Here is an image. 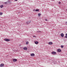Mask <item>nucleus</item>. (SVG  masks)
Instances as JSON below:
<instances>
[{"instance_id":"1","label":"nucleus","mask_w":67,"mask_h":67,"mask_svg":"<svg viewBox=\"0 0 67 67\" xmlns=\"http://www.w3.org/2000/svg\"><path fill=\"white\" fill-rule=\"evenodd\" d=\"M4 41H7V42H8V41H10V39H8L7 38H5L4 39Z\"/></svg>"},{"instance_id":"2","label":"nucleus","mask_w":67,"mask_h":67,"mask_svg":"<svg viewBox=\"0 0 67 67\" xmlns=\"http://www.w3.org/2000/svg\"><path fill=\"white\" fill-rule=\"evenodd\" d=\"M0 67H3L4 66V64H0Z\"/></svg>"},{"instance_id":"3","label":"nucleus","mask_w":67,"mask_h":67,"mask_svg":"<svg viewBox=\"0 0 67 67\" xmlns=\"http://www.w3.org/2000/svg\"><path fill=\"white\" fill-rule=\"evenodd\" d=\"M30 23V21H28L26 22V24H29V23Z\"/></svg>"},{"instance_id":"4","label":"nucleus","mask_w":67,"mask_h":67,"mask_svg":"<svg viewBox=\"0 0 67 67\" xmlns=\"http://www.w3.org/2000/svg\"><path fill=\"white\" fill-rule=\"evenodd\" d=\"M31 56H35V54L34 53H31Z\"/></svg>"},{"instance_id":"5","label":"nucleus","mask_w":67,"mask_h":67,"mask_svg":"<svg viewBox=\"0 0 67 67\" xmlns=\"http://www.w3.org/2000/svg\"><path fill=\"white\" fill-rule=\"evenodd\" d=\"M61 37H64V34H63V33H62L61 34Z\"/></svg>"},{"instance_id":"6","label":"nucleus","mask_w":67,"mask_h":67,"mask_svg":"<svg viewBox=\"0 0 67 67\" xmlns=\"http://www.w3.org/2000/svg\"><path fill=\"white\" fill-rule=\"evenodd\" d=\"M13 60L14 62H16L17 61V59H13Z\"/></svg>"},{"instance_id":"7","label":"nucleus","mask_w":67,"mask_h":67,"mask_svg":"<svg viewBox=\"0 0 67 67\" xmlns=\"http://www.w3.org/2000/svg\"><path fill=\"white\" fill-rule=\"evenodd\" d=\"M56 54V52H53L52 53V54H53V55H55Z\"/></svg>"},{"instance_id":"8","label":"nucleus","mask_w":67,"mask_h":67,"mask_svg":"<svg viewBox=\"0 0 67 67\" xmlns=\"http://www.w3.org/2000/svg\"><path fill=\"white\" fill-rule=\"evenodd\" d=\"M23 49H24V50H27V48L26 47H25Z\"/></svg>"},{"instance_id":"9","label":"nucleus","mask_w":67,"mask_h":67,"mask_svg":"<svg viewBox=\"0 0 67 67\" xmlns=\"http://www.w3.org/2000/svg\"><path fill=\"white\" fill-rule=\"evenodd\" d=\"M49 44V45H52L53 44V43L52 42H49L48 43Z\"/></svg>"},{"instance_id":"10","label":"nucleus","mask_w":67,"mask_h":67,"mask_svg":"<svg viewBox=\"0 0 67 67\" xmlns=\"http://www.w3.org/2000/svg\"><path fill=\"white\" fill-rule=\"evenodd\" d=\"M58 51V52H61V50L60 49H58L57 50Z\"/></svg>"},{"instance_id":"11","label":"nucleus","mask_w":67,"mask_h":67,"mask_svg":"<svg viewBox=\"0 0 67 67\" xmlns=\"http://www.w3.org/2000/svg\"><path fill=\"white\" fill-rule=\"evenodd\" d=\"M35 43L36 44H38V41H35Z\"/></svg>"},{"instance_id":"12","label":"nucleus","mask_w":67,"mask_h":67,"mask_svg":"<svg viewBox=\"0 0 67 67\" xmlns=\"http://www.w3.org/2000/svg\"><path fill=\"white\" fill-rule=\"evenodd\" d=\"M1 8H3V5H2L0 6Z\"/></svg>"},{"instance_id":"13","label":"nucleus","mask_w":67,"mask_h":67,"mask_svg":"<svg viewBox=\"0 0 67 67\" xmlns=\"http://www.w3.org/2000/svg\"><path fill=\"white\" fill-rule=\"evenodd\" d=\"M66 36L65 37V38H67V33L65 34Z\"/></svg>"},{"instance_id":"14","label":"nucleus","mask_w":67,"mask_h":67,"mask_svg":"<svg viewBox=\"0 0 67 67\" xmlns=\"http://www.w3.org/2000/svg\"><path fill=\"white\" fill-rule=\"evenodd\" d=\"M41 14L40 13H39L38 14V16H40L41 15Z\"/></svg>"},{"instance_id":"15","label":"nucleus","mask_w":67,"mask_h":67,"mask_svg":"<svg viewBox=\"0 0 67 67\" xmlns=\"http://www.w3.org/2000/svg\"><path fill=\"white\" fill-rule=\"evenodd\" d=\"M39 11V10L38 9H36V11Z\"/></svg>"},{"instance_id":"16","label":"nucleus","mask_w":67,"mask_h":67,"mask_svg":"<svg viewBox=\"0 0 67 67\" xmlns=\"http://www.w3.org/2000/svg\"><path fill=\"white\" fill-rule=\"evenodd\" d=\"M2 13H0V15H2Z\"/></svg>"},{"instance_id":"17","label":"nucleus","mask_w":67,"mask_h":67,"mask_svg":"<svg viewBox=\"0 0 67 67\" xmlns=\"http://www.w3.org/2000/svg\"><path fill=\"white\" fill-rule=\"evenodd\" d=\"M26 44L27 45V44H29V42H26Z\"/></svg>"},{"instance_id":"18","label":"nucleus","mask_w":67,"mask_h":67,"mask_svg":"<svg viewBox=\"0 0 67 67\" xmlns=\"http://www.w3.org/2000/svg\"><path fill=\"white\" fill-rule=\"evenodd\" d=\"M64 47V46H61V48H63V47Z\"/></svg>"},{"instance_id":"19","label":"nucleus","mask_w":67,"mask_h":67,"mask_svg":"<svg viewBox=\"0 0 67 67\" xmlns=\"http://www.w3.org/2000/svg\"><path fill=\"white\" fill-rule=\"evenodd\" d=\"M45 21H47V19H45Z\"/></svg>"},{"instance_id":"20","label":"nucleus","mask_w":67,"mask_h":67,"mask_svg":"<svg viewBox=\"0 0 67 67\" xmlns=\"http://www.w3.org/2000/svg\"><path fill=\"white\" fill-rule=\"evenodd\" d=\"M59 4H60V3H60V2H59Z\"/></svg>"},{"instance_id":"21","label":"nucleus","mask_w":67,"mask_h":67,"mask_svg":"<svg viewBox=\"0 0 67 67\" xmlns=\"http://www.w3.org/2000/svg\"><path fill=\"white\" fill-rule=\"evenodd\" d=\"M33 37H36V36H33Z\"/></svg>"},{"instance_id":"22","label":"nucleus","mask_w":67,"mask_h":67,"mask_svg":"<svg viewBox=\"0 0 67 67\" xmlns=\"http://www.w3.org/2000/svg\"><path fill=\"white\" fill-rule=\"evenodd\" d=\"M5 3V4H7V2H5V3Z\"/></svg>"},{"instance_id":"23","label":"nucleus","mask_w":67,"mask_h":67,"mask_svg":"<svg viewBox=\"0 0 67 67\" xmlns=\"http://www.w3.org/2000/svg\"><path fill=\"white\" fill-rule=\"evenodd\" d=\"M15 1H17L18 0H15Z\"/></svg>"}]
</instances>
